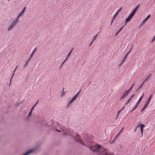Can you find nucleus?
I'll use <instances>...</instances> for the list:
<instances>
[{"instance_id":"obj_8","label":"nucleus","mask_w":155,"mask_h":155,"mask_svg":"<svg viewBox=\"0 0 155 155\" xmlns=\"http://www.w3.org/2000/svg\"><path fill=\"white\" fill-rule=\"evenodd\" d=\"M122 9V8H120L116 13L114 15V18H115L117 15H118L119 13L120 12Z\"/></svg>"},{"instance_id":"obj_39","label":"nucleus","mask_w":155,"mask_h":155,"mask_svg":"<svg viewBox=\"0 0 155 155\" xmlns=\"http://www.w3.org/2000/svg\"><path fill=\"white\" fill-rule=\"evenodd\" d=\"M29 62L28 61H26L25 62V64H26V65H27V64H28V63H29Z\"/></svg>"},{"instance_id":"obj_17","label":"nucleus","mask_w":155,"mask_h":155,"mask_svg":"<svg viewBox=\"0 0 155 155\" xmlns=\"http://www.w3.org/2000/svg\"><path fill=\"white\" fill-rule=\"evenodd\" d=\"M73 50V48L67 54V55L68 56V57L69 56L71 55V53L72 52V51Z\"/></svg>"},{"instance_id":"obj_36","label":"nucleus","mask_w":155,"mask_h":155,"mask_svg":"<svg viewBox=\"0 0 155 155\" xmlns=\"http://www.w3.org/2000/svg\"><path fill=\"white\" fill-rule=\"evenodd\" d=\"M138 105H139V104H137V103L136 105H135V106L134 107L136 109L137 108V107Z\"/></svg>"},{"instance_id":"obj_19","label":"nucleus","mask_w":155,"mask_h":155,"mask_svg":"<svg viewBox=\"0 0 155 155\" xmlns=\"http://www.w3.org/2000/svg\"><path fill=\"white\" fill-rule=\"evenodd\" d=\"M134 84H133V85L130 87V88L127 91L129 92V93H130V91H131L132 90V88H133V87L134 86Z\"/></svg>"},{"instance_id":"obj_40","label":"nucleus","mask_w":155,"mask_h":155,"mask_svg":"<svg viewBox=\"0 0 155 155\" xmlns=\"http://www.w3.org/2000/svg\"><path fill=\"white\" fill-rule=\"evenodd\" d=\"M134 96H135V94H133V95H131V97H130V98L131 99H132V98L133 97H134Z\"/></svg>"},{"instance_id":"obj_3","label":"nucleus","mask_w":155,"mask_h":155,"mask_svg":"<svg viewBox=\"0 0 155 155\" xmlns=\"http://www.w3.org/2000/svg\"><path fill=\"white\" fill-rule=\"evenodd\" d=\"M79 93L80 91H79L78 92L71 100H69V99L68 100V107H69L70 105H71L74 101H75L77 100V98L78 97V96H79Z\"/></svg>"},{"instance_id":"obj_23","label":"nucleus","mask_w":155,"mask_h":155,"mask_svg":"<svg viewBox=\"0 0 155 155\" xmlns=\"http://www.w3.org/2000/svg\"><path fill=\"white\" fill-rule=\"evenodd\" d=\"M64 94V88H63V91L61 93V96H63Z\"/></svg>"},{"instance_id":"obj_27","label":"nucleus","mask_w":155,"mask_h":155,"mask_svg":"<svg viewBox=\"0 0 155 155\" xmlns=\"http://www.w3.org/2000/svg\"><path fill=\"white\" fill-rule=\"evenodd\" d=\"M33 110H31V111L29 112V113H28V116H30L31 114H32V111Z\"/></svg>"},{"instance_id":"obj_32","label":"nucleus","mask_w":155,"mask_h":155,"mask_svg":"<svg viewBox=\"0 0 155 155\" xmlns=\"http://www.w3.org/2000/svg\"><path fill=\"white\" fill-rule=\"evenodd\" d=\"M129 52H128L127 54L125 55V57H124V60L126 58V57H127V55L129 54Z\"/></svg>"},{"instance_id":"obj_45","label":"nucleus","mask_w":155,"mask_h":155,"mask_svg":"<svg viewBox=\"0 0 155 155\" xmlns=\"http://www.w3.org/2000/svg\"><path fill=\"white\" fill-rule=\"evenodd\" d=\"M98 35V34H96V35L95 36H96V37L97 38Z\"/></svg>"},{"instance_id":"obj_4","label":"nucleus","mask_w":155,"mask_h":155,"mask_svg":"<svg viewBox=\"0 0 155 155\" xmlns=\"http://www.w3.org/2000/svg\"><path fill=\"white\" fill-rule=\"evenodd\" d=\"M18 20L16 18L10 24L9 27L8 28V30L10 31L13 29V27L15 26L16 23L18 21Z\"/></svg>"},{"instance_id":"obj_44","label":"nucleus","mask_w":155,"mask_h":155,"mask_svg":"<svg viewBox=\"0 0 155 155\" xmlns=\"http://www.w3.org/2000/svg\"><path fill=\"white\" fill-rule=\"evenodd\" d=\"M136 109L134 107L132 110V111Z\"/></svg>"},{"instance_id":"obj_42","label":"nucleus","mask_w":155,"mask_h":155,"mask_svg":"<svg viewBox=\"0 0 155 155\" xmlns=\"http://www.w3.org/2000/svg\"><path fill=\"white\" fill-rule=\"evenodd\" d=\"M93 42L92 41H91L90 44L89 46H90L92 44V43Z\"/></svg>"},{"instance_id":"obj_31","label":"nucleus","mask_w":155,"mask_h":155,"mask_svg":"<svg viewBox=\"0 0 155 155\" xmlns=\"http://www.w3.org/2000/svg\"><path fill=\"white\" fill-rule=\"evenodd\" d=\"M26 7H25L24 8H23V9L21 11V12H23V13H24V12H25V10H26Z\"/></svg>"},{"instance_id":"obj_16","label":"nucleus","mask_w":155,"mask_h":155,"mask_svg":"<svg viewBox=\"0 0 155 155\" xmlns=\"http://www.w3.org/2000/svg\"><path fill=\"white\" fill-rule=\"evenodd\" d=\"M37 48L36 47L35 48V49H34V50L31 53V55H30V56H31V57H32L33 55L34 54L35 51H36V50H37Z\"/></svg>"},{"instance_id":"obj_43","label":"nucleus","mask_w":155,"mask_h":155,"mask_svg":"<svg viewBox=\"0 0 155 155\" xmlns=\"http://www.w3.org/2000/svg\"><path fill=\"white\" fill-rule=\"evenodd\" d=\"M119 32H118V31H117V33H116L115 35L117 36V35L119 33Z\"/></svg>"},{"instance_id":"obj_38","label":"nucleus","mask_w":155,"mask_h":155,"mask_svg":"<svg viewBox=\"0 0 155 155\" xmlns=\"http://www.w3.org/2000/svg\"><path fill=\"white\" fill-rule=\"evenodd\" d=\"M150 15H148L146 18H147L148 19H149L150 18Z\"/></svg>"},{"instance_id":"obj_30","label":"nucleus","mask_w":155,"mask_h":155,"mask_svg":"<svg viewBox=\"0 0 155 155\" xmlns=\"http://www.w3.org/2000/svg\"><path fill=\"white\" fill-rule=\"evenodd\" d=\"M26 7H25L24 8H23V9L21 11V12H23V13H24V12H25V10H26Z\"/></svg>"},{"instance_id":"obj_1","label":"nucleus","mask_w":155,"mask_h":155,"mask_svg":"<svg viewBox=\"0 0 155 155\" xmlns=\"http://www.w3.org/2000/svg\"><path fill=\"white\" fill-rule=\"evenodd\" d=\"M75 140L81 143L82 145H85L87 146H90V149L94 152H97L100 151L101 147V146L100 145H98L97 147H94L93 146H92L91 144L92 142V140L88 138H87L85 139V142L84 143L81 139L79 138L78 135L75 137Z\"/></svg>"},{"instance_id":"obj_47","label":"nucleus","mask_w":155,"mask_h":155,"mask_svg":"<svg viewBox=\"0 0 155 155\" xmlns=\"http://www.w3.org/2000/svg\"><path fill=\"white\" fill-rule=\"evenodd\" d=\"M27 66V65H26V64H25V65L24 66V67L25 68Z\"/></svg>"},{"instance_id":"obj_10","label":"nucleus","mask_w":155,"mask_h":155,"mask_svg":"<svg viewBox=\"0 0 155 155\" xmlns=\"http://www.w3.org/2000/svg\"><path fill=\"white\" fill-rule=\"evenodd\" d=\"M148 104H147V103H145V104L144 105V106L143 107V108L142 109V110H141V112H142L145 110V109L147 108V106H148Z\"/></svg>"},{"instance_id":"obj_7","label":"nucleus","mask_w":155,"mask_h":155,"mask_svg":"<svg viewBox=\"0 0 155 155\" xmlns=\"http://www.w3.org/2000/svg\"><path fill=\"white\" fill-rule=\"evenodd\" d=\"M145 127V126L143 124H140V125L138 126L137 127H140L141 130V132L142 133V134H143V128Z\"/></svg>"},{"instance_id":"obj_48","label":"nucleus","mask_w":155,"mask_h":155,"mask_svg":"<svg viewBox=\"0 0 155 155\" xmlns=\"http://www.w3.org/2000/svg\"><path fill=\"white\" fill-rule=\"evenodd\" d=\"M132 48H131L130 49V50L129 51V52L131 50V49H132Z\"/></svg>"},{"instance_id":"obj_26","label":"nucleus","mask_w":155,"mask_h":155,"mask_svg":"<svg viewBox=\"0 0 155 155\" xmlns=\"http://www.w3.org/2000/svg\"><path fill=\"white\" fill-rule=\"evenodd\" d=\"M32 57H31V56H30V57H29V58H28V61L29 62H30V61H31V59L32 58Z\"/></svg>"},{"instance_id":"obj_11","label":"nucleus","mask_w":155,"mask_h":155,"mask_svg":"<svg viewBox=\"0 0 155 155\" xmlns=\"http://www.w3.org/2000/svg\"><path fill=\"white\" fill-rule=\"evenodd\" d=\"M152 97V95H151L147 99V100L146 101V103H147V104H149V103H150V100H151Z\"/></svg>"},{"instance_id":"obj_37","label":"nucleus","mask_w":155,"mask_h":155,"mask_svg":"<svg viewBox=\"0 0 155 155\" xmlns=\"http://www.w3.org/2000/svg\"><path fill=\"white\" fill-rule=\"evenodd\" d=\"M138 105H139V104H137V103L136 105H135V106L134 107L136 109L137 108V107Z\"/></svg>"},{"instance_id":"obj_35","label":"nucleus","mask_w":155,"mask_h":155,"mask_svg":"<svg viewBox=\"0 0 155 155\" xmlns=\"http://www.w3.org/2000/svg\"><path fill=\"white\" fill-rule=\"evenodd\" d=\"M65 62H64V61L62 63V64H61V65H60V67H62L63 66V65L64 64Z\"/></svg>"},{"instance_id":"obj_24","label":"nucleus","mask_w":155,"mask_h":155,"mask_svg":"<svg viewBox=\"0 0 155 155\" xmlns=\"http://www.w3.org/2000/svg\"><path fill=\"white\" fill-rule=\"evenodd\" d=\"M125 25H124V26H123L122 27L119 29V30H118V32H120L121 31L122 29L124 27V26Z\"/></svg>"},{"instance_id":"obj_34","label":"nucleus","mask_w":155,"mask_h":155,"mask_svg":"<svg viewBox=\"0 0 155 155\" xmlns=\"http://www.w3.org/2000/svg\"><path fill=\"white\" fill-rule=\"evenodd\" d=\"M68 56L65 58V59H64V62H65L66 61L68 60Z\"/></svg>"},{"instance_id":"obj_41","label":"nucleus","mask_w":155,"mask_h":155,"mask_svg":"<svg viewBox=\"0 0 155 155\" xmlns=\"http://www.w3.org/2000/svg\"><path fill=\"white\" fill-rule=\"evenodd\" d=\"M124 60L121 62V63L120 64V66H121L124 63Z\"/></svg>"},{"instance_id":"obj_12","label":"nucleus","mask_w":155,"mask_h":155,"mask_svg":"<svg viewBox=\"0 0 155 155\" xmlns=\"http://www.w3.org/2000/svg\"><path fill=\"white\" fill-rule=\"evenodd\" d=\"M143 96V95L141 96L140 98L139 99L137 102V104H139L140 103L141 101Z\"/></svg>"},{"instance_id":"obj_49","label":"nucleus","mask_w":155,"mask_h":155,"mask_svg":"<svg viewBox=\"0 0 155 155\" xmlns=\"http://www.w3.org/2000/svg\"><path fill=\"white\" fill-rule=\"evenodd\" d=\"M70 135L71 136V134H70Z\"/></svg>"},{"instance_id":"obj_14","label":"nucleus","mask_w":155,"mask_h":155,"mask_svg":"<svg viewBox=\"0 0 155 155\" xmlns=\"http://www.w3.org/2000/svg\"><path fill=\"white\" fill-rule=\"evenodd\" d=\"M124 107H123L120 110L117 112V116L116 118V119H117L118 116L119 114L121 112L122 110L124 109Z\"/></svg>"},{"instance_id":"obj_22","label":"nucleus","mask_w":155,"mask_h":155,"mask_svg":"<svg viewBox=\"0 0 155 155\" xmlns=\"http://www.w3.org/2000/svg\"><path fill=\"white\" fill-rule=\"evenodd\" d=\"M149 78V76L148 77H147V78H146L145 79L144 81L143 82L142 84H143L144 82H145L147 81V80H148V79Z\"/></svg>"},{"instance_id":"obj_2","label":"nucleus","mask_w":155,"mask_h":155,"mask_svg":"<svg viewBox=\"0 0 155 155\" xmlns=\"http://www.w3.org/2000/svg\"><path fill=\"white\" fill-rule=\"evenodd\" d=\"M140 5V4L137 5L135 8L132 11L131 13L129 15L128 18H126L125 21V25L128 22L131 20L133 17L134 15L136 12L139 9Z\"/></svg>"},{"instance_id":"obj_5","label":"nucleus","mask_w":155,"mask_h":155,"mask_svg":"<svg viewBox=\"0 0 155 155\" xmlns=\"http://www.w3.org/2000/svg\"><path fill=\"white\" fill-rule=\"evenodd\" d=\"M129 92L127 91H124V93L120 97V100H122L124 99L127 95L129 94Z\"/></svg>"},{"instance_id":"obj_6","label":"nucleus","mask_w":155,"mask_h":155,"mask_svg":"<svg viewBox=\"0 0 155 155\" xmlns=\"http://www.w3.org/2000/svg\"><path fill=\"white\" fill-rule=\"evenodd\" d=\"M100 155L101 154L100 153H99ZM102 155H113L112 153H108L107 151V150L104 149L101 153Z\"/></svg>"},{"instance_id":"obj_9","label":"nucleus","mask_w":155,"mask_h":155,"mask_svg":"<svg viewBox=\"0 0 155 155\" xmlns=\"http://www.w3.org/2000/svg\"><path fill=\"white\" fill-rule=\"evenodd\" d=\"M24 13L22 12L21 11L18 14V16L16 18V19H17L19 20V18L20 17L22 16L23 15Z\"/></svg>"},{"instance_id":"obj_20","label":"nucleus","mask_w":155,"mask_h":155,"mask_svg":"<svg viewBox=\"0 0 155 155\" xmlns=\"http://www.w3.org/2000/svg\"><path fill=\"white\" fill-rule=\"evenodd\" d=\"M69 130L70 131V130L69 129H67L66 130V132H64V130H63V133H64V134H68L67 132H69Z\"/></svg>"},{"instance_id":"obj_18","label":"nucleus","mask_w":155,"mask_h":155,"mask_svg":"<svg viewBox=\"0 0 155 155\" xmlns=\"http://www.w3.org/2000/svg\"><path fill=\"white\" fill-rule=\"evenodd\" d=\"M38 100L37 102H36V103H35V104L31 108V110H33L34 109V108L36 106V105L38 104Z\"/></svg>"},{"instance_id":"obj_15","label":"nucleus","mask_w":155,"mask_h":155,"mask_svg":"<svg viewBox=\"0 0 155 155\" xmlns=\"http://www.w3.org/2000/svg\"><path fill=\"white\" fill-rule=\"evenodd\" d=\"M124 129V127H123L122 129H121V130L118 132V133L117 134V137H118L119 136V135H120V134H121V133L122 132V131H123V129Z\"/></svg>"},{"instance_id":"obj_21","label":"nucleus","mask_w":155,"mask_h":155,"mask_svg":"<svg viewBox=\"0 0 155 155\" xmlns=\"http://www.w3.org/2000/svg\"><path fill=\"white\" fill-rule=\"evenodd\" d=\"M148 19L147 18H146L144 19V20L143 21V22H142V24L146 23L147 22Z\"/></svg>"},{"instance_id":"obj_29","label":"nucleus","mask_w":155,"mask_h":155,"mask_svg":"<svg viewBox=\"0 0 155 155\" xmlns=\"http://www.w3.org/2000/svg\"><path fill=\"white\" fill-rule=\"evenodd\" d=\"M26 7H25L24 8H23V9L21 11V12H23V13H24V12H25V10H26Z\"/></svg>"},{"instance_id":"obj_13","label":"nucleus","mask_w":155,"mask_h":155,"mask_svg":"<svg viewBox=\"0 0 155 155\" xmlns=\"http://www.w3.org/2000/svg\"><path fill=\"white\" fill-rule=\"evenodd\" d=\"M17 68H18V66H16V67L15 68V70L14 71L13 74L12 75V77L11 78V79H10V82L11 81V80H12V77H13V76L14 75L15 72V71H16V70L17 69Z\"/></svg>"},{"instance_id":"obj_33","label":"nucleus","mask_w":155,"mask_h":155,"mask_svg":"<svg viewBox=\"0 0 155 155\" xmlns=\"http://www.w3.org/2000/svg\"><path fill=\"white\" fill-rule=\"evenodd\" d=\"M114 19H115V18H114V17H113V18H112V19L111 20V24H110L111 25H112V23L113 22V21L114 20Z\"/></svg>"},{"instance_id":"obj_25","label":"nucleus","mask_w":155,"mask_h":155,"mask_svg":"<svg viewBox=\"0 0 155 155\" xmlns=\"http://www.w3.org/2000/svg\"><path fill=\"white\" fill-rule=\"evenodd\" d=\"M131 99L130 98L125 103V104L127 105V104L131 101Z\"/></svg>"},{"instance_id":"obj_28","label":"nucleus","mask_w":155,"mask_h":155,"mask_svg":"<svg viewBox=\"0 0 155 155\" xmlns=\"http://www.w3.org/2000/svg\"><path fill=\"white\" fill-rule=\"evenodd\" d=\"M96 36H94L93 38L92 41L93 42H94L96 39Z\"/></svg>"},{"instance_id":"obj_46","label":"nucleus","mask_w":155,"mask_h":155,"mask_svg":"<svg viewBox=\"0 0 155 155\" xmlns=\"http://www.w3.org/2000/svg\"><path fill=\"white\" fill-rule=\"evenodd\" d=\"M56 130L58 132H60V131H60V130H58L57 129H56Z\"/></svg>"}]
</instances>
